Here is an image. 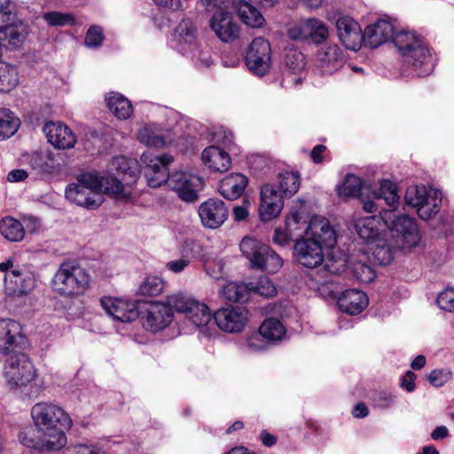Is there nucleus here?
<instances>
[{"label": "nucleus", "instance_id": "f257e3e1", "mask_svg": "<svg viewBox=\"0 0 454 454\" xmlns=\"http://www.w3.org/2000/svg\"><path fill=\"white\" fill-rule=\"evenodd\" d=\"M381 219L387 230L382 238L370 244V250L376 262L387 265L393 261L396 249L415 247L420 236L415 220L406 215L395 216L392 212L385 211Z\"/></svg>", "mask_w": 454, "mask_h": 454}, {"label": "nucleus", "instance_id": "f03ea898", "mask_svg": "<svg viewBox=\"0 0 454 454\" xmlns=\"http://www.w3.org/2000/svg\"><path fill=\"white\" fill-rule=\"evenodd\" d=\"M31 418L39 434H43L44 447L64 448L67 442L65 432L71 428L73 421L64 409L51 402H40L31 408Z\"/></svg>", "mask_w": 454, "mask_h": 454}, {"label": "nucleus", "instance_id": "7ed1b4c3", "mask_svg": "<svg viewBox=\"0 0 454 454\" xmlns=\"http://www.w3.org/2000/svg\"><path fill=\"white\" fill-rule=\"evenodd\" d=\"M393 43L413 75L426 76L432 73L434 62L430 51L416 32L399 31L393 37Z\"/></svg>", "mask_w": 454, "mask_h": 454}, {"label": "nucleus", "instance_id": "20e7f679", "mask_svg": "<svg viewBox=\"0 0 454 454\" xmlns=\"http://www.w3.org/2000/svg\"><path fill=\"white\" fill-rule=\"evenodd\" d=\"M336 243V234L333 231V243L325 242L322 232L318 231L317 236L301 239L297 240L294 247V254L301 265L308 269H316L318 271L336 273L339 268H333L325 262L324 247H333Z\"/></svg>", "mask_w": 454, "mask_h": 454}, {"label": "nucleus", "instance_id": "39448f33", "mask_svg": "<svg viewBox=\"0 0 454 454\" xmlns=\"http://www.w3.org/2000/svg\"><path fill=\"white\" fill-rule=\"evenodd\" d=\"M90 284V276L82 267L72 263H61L51 281L53 290L66 297L83 294Z\"/></svg>", "mask_w": 454, "mask_h": 454}, {"label": "nucleus", "instance_id": "423d86ee", "mask_svg": "<svg viewBox=\"0 0 454 454\" xmlns=\"http://www.w3.org/2000/svg\"><path fill=\"white\" fill-rule=\"evenodd\" d=\"M98 181L97 171L78 175L76 182L66 187V198L77 206L87 209H97L104 201L102 193L98 192Z\"/></svg>", "mask_w": 454, "mask_h": 454}, {"label": "nucleus", "instance_id": "0eeeda50", "mask_svg": "<svg viewBox=\"0 0 454 454\" xmlns=\"http://www.w3.org/2000/svg\"><path fill=\"white\" fill-rule=\"evenodd\" d=\"M286 227L295 243L301 239L317 236L318 231L322 232L325 242L331 244L333 241V229L329 221L323 216L315 215L307 223L301 221L298 211H292L286 217Z\"/></svg>", "mask_w": 454, "mask_h": 454}, {"label": "nucleus", "instance_id": "6e6552de", "mask_svg": "<svg viewBox=\"0 0 454 454\" xmlns=\"http://www.w3.org/2000/svg\"><path fill=\"white\" fill-rule=\"evenodd\" d=\"M442 192L426 185H411L404 195L405 205L415 208L419 217L429 220L439 211L442 203Z\"/></svg>", "mask_w": 454, "mask_h": 454}, {"label": "nucleus", "instance_id": "1a4fd4ad", "mask_svg": "<svg viewBox=\"0 0 454 454\" xmlns=\"http://www.w3.org/2000/svg\"><path fill=\"white\" fill-rule=\"evenodd\" d=\"M239 248L253 268L276 273L283 265V260L275 251L254 238H244Z\"/></svg>", "mask_w": 454, "mask_h": 454}, {"label": "nucleus", "instance_id": "9d476101", "mask_svg": "<svg viewBox=\"0 0 454 454\" xmlns=\"http://www.w3.org/2000/svg\"><path fill=\"white\" fill-rule=\"evenodd\" d=\"M37 370L24 353L11 356L5 365L4 377L11 389H21L37 379Z\"/></svg>", "mask_w": 454, "mask_h": 454}, {"label": "nucleus", "instance_id": "9b49d317", "mask_svg": "<svg viewBox=\"0 0 454 454\" xmlns=\"http://www.w3.org/2000/svg\"><path fill=\"white\" fill-rule=\"evenodd\" d=\"M0 271L4 273V289L8 295L14 297L27 295L35 286L32 274L15 266L12 258L0 262Z\"/></svg>", "mask_w": 454, "mask_h": 454}, {"label": "nucleus", "instance_id": "f8f14e48", "mask_svg": "<svg viewBox=\"0 0 454 454\" xmlns=\"http://www.w3.org/2000/svg\"><path fill=\"white\" fill-rule=\"evenodd\" d=\"M174 161L169 154L154 155L144 153L140 156L139 166L150 187L157 188L165 184L169 176L168 167Z\"/></svg>", "mask_w": 454, "mask_h": 454}, {"label": "nucleus", "instance_id": "ddd939ff", "mask_svg": "<svg viewBox=\"0 0 454 454\" xmlns=\"http://www.w3.org/2000/svg\"><path fill=\"white\" fill-rule=\"evenodd\" d=\"M245 61L254 74L264 75L271 65V48L269 42L262 37L254 38L248 47Z\"/></svg>", "mask_w": 454, "mask_h": 454}, {"label": "nucleus", "instance_id": "4468645a", "mask_svg": "<svg viewBox=\"0 0 454 454\" xmlns=\"http://www.w3.org/2000/svg\"><path fill=\"white\" fill-rule=\"evenodd\" d=\"M166 183L185 201L196 200L198 192L203 187V179L200 176L184 171L169 175Z\"/></svg>", "mask_w": 454, "mask_h": 454}, {"label": "nucleus", "instance_id": "2eb2a0df", "mask_svg": "<svg viewBox=\"0 0 454 454\" xmlns=\"http://www.w3.org/2000/svg\"><path fill=\"white\" fill-rule=\"evenodd\" d=\"M288 36L293 40L311 39L320 43L328 37V28L325 23L316 18L301 20L293 25L287 31Z\"/></svg>", "mask_w": 454, "mask_h": 454}, {"label": "nucleus", "instance_id": "dca6fc26", "mask_svg": "<svg viewBox=\"0 0 454 454\" xmlns=\"http://www.w3.org/2000/svg\"><path fill=\"white\" fill-rule=\"evenodd\" d=\"M345 62L344 52L338 45H325L316 55L315 69L323 75H331L339 71Z\"/></svg>", "mask_w": 454, "mask_h": 454}, {"label": "nucleus", "instance_id": "f3484780", "mask_svg": "<svg viewBox=\"0 0 454 454\" xmlns=\"http://www.w3.org/2000/svg\"><path fill=\"white\" fill-rule=\"evenodd\" d=\"M259 216L262 222L277 218L284 207L283 196L277 185L265 184L261 188Z\"/></svg>", "mask_w": 454, "mask_h": 454}, {"label": "nucleus", "instance_id": "a211bd4d", "mask_svg": "<svg viewBox=\"0 0 454 454\" xmlns=\"http://www.w3.org/2000/svg\"><path fill=\"white\" fill-rule=\"evenodd\" d=\"M209 27L223 43H232L239 35V26L226 10L215 11L209 20Z\"/></svg>", "mask_w": 454, "mask_h": 454}, {"label": "nucleus", "instance_id": "6ab92c4d", "mask_svg": "<svg viewBox=\"0 0 454 454\" xmlns=\"http://www.w3.org/2000/svg\"><path fill=\"white\" fill-rule=\"evenodd\" d=\"M247 314L244 307H228L217 310L214 318L221 330L227 333H239L247 321Z\"/></svg>", "mask_w": 454, "mask_h": 454}, {"label": "nucleus", "instance_id": "aec40b11", "mask_svg": "<svg viewBox=\"0 0 454 454\" xmlns=\"http://www.w3.org/2000/svg\"><path fill=\"white\" fill-rule=\"evenodd\" d=\"M138 141L148 147L163 148L175 143L174 132L158 124H147L137 135Z\"/></svg>", "mask_w": 454, "mask_h": 454}, {"label": "nucleus", "instance_id": "412c9836", "mask_svg": "<svg viewBox=\"0 0 454 454\" xmlns=\"http://www.w3.org/2000/svg\"><path fill=\"white\" fill-rule=\"evenodd\" d=\"M199 215L204 227L217 229L228 217V207L225 203L217 199H209L200 204Z\"/></svg>", "mask_w": 454, "mask_h": 454}, {"label": "nucleus", "instance_id": "4be33fe9", "mask_svg": "<svg viewBox=\"0 0 454 454\" xmlns=\"http://www.w3.org/2000/svg\"><path fill=\"white\" fill-rule=\"evenodd\" d=\"M338 37L348 50L357 51L364 41L359 24L349 16H341L336 20Z\"/></svg>", "mask_w": 454, "mask_h": 454}, {"label": "nucleus", "instance_id": "5701e85b", "mask_svg": "<svg viewBox=\"0 0 454 454\" xmlns=\"http://www.w3.org/2000/svg\"><path fill=\"white\" fill-rule=\"evenodd\" d=\"M100 304L109 316L122 323L132 322L138 317L137 306L132 301L114 297H103L100 300Z\"/></svg>", "mask_w": 454, "mask_h": 454}, {"label": "nucleus", "instance_id": "b1692460", "mask_svg": "<svg viewBox=\"0 0 454 454\" xmlns=\"http://www.w3.org/2000/svg\"><path fill=\"white\" fill-rule=\"evenodd\" d=\"M174 313L166 303L153 302L149 305L143 317V325L152 332L167 327L173 320Z\"/></svg>", "mask_w": 454, "mask_h": 454}, {"label": "nucleus", "instance_id": "393cba45", "mask_svg": "<svg viewBox=\"0 0 454 454\" xmlns=\"http://www.w3.org/2000/svg\"><path fill=\"white\" fill-rule=\"evenodd\" d=\"M395 35L394 25L389 20H379L366 27L363 43L370 48H377L390 39L393 41Z\"/></svg>", "mask_w": 454, "mask_h": 454}, {"label": "nucleus", "instance_id": "a878e982", "mask_svg": "<svg viewBox=\"0 0 454 454\" xmlns=\"http://www.w3.org/2000/svg\"><path fill=\"white\" fill-rule=\"evenodd\" d=\"M43 132L54 147L68 149L74 146L76 137L72 130L60 122H48L43 127Z\"/></svg>", "mask_w": 454, "mask_h": 454}, {"label": "nucleus", "instance_id": "bb28decb", "mask_svg": "<svg viewBox=\"0 0 454 454\" xmlns=\"http://www.w3.org/2000/svg\"><path fill=\"white\" fill-rule=\"evenodd\" d=\"M174 38L176 42V47L178 51L185 55L199 44L197 27L192 20L184 19L176 27Z\"/></svg>", "mask_w": 454, "mask_h": 454}, {"label": "nucleus", "instance_id": "cd10ccee", "mask_svg": "<svg viewBox=\"0 0 454 454\" xmlns=\"http://www.w3.org/2000/svg\"><path fill=\"white\" fill-rule=\"evenodd\" d=\"M200 158L203 165L214 173H223L229 170L231 165L229 153L216 145L206 147Z\"/></svg>", "mask_w": 454, "mask_h": 454}, {"label": "nucleus", "instance_id": "c85d7f7f", "mask_svg": "<svg viewBox=\"0 0 454 454\" xmlns=\"http://www.w3.org/2000/svg\"><path fill=\"white\" fill-rule=\"evenodd\" d=\"M4 17L0 20V43H6L11 47H18L26 38L27 33L22 24H11L12 12L8 8L3 11Z\"/></svg>", "mask_w": 454, "mask_h": 454}, {"label": "nucleus", "instance_id": "c756f323", "mask_svg": "<svg viewBox=\"0 0 454 454\" xmlns=\"http://www.w3.org/2000/svg\"><path fill=\"white\" fill-rule=\"evenodd\" d=\"M337 303L341 311L350 315H357L367 307L368 297L362 291L348 289L339 296Z\"/></svg>", "mask_w": 454, "mask_h": 454}, {"label": "nucleus", "instance_id": "7c9ffc66", "mask_svg": "<svg viewBox=\"0 0 454 454\" xmlns=\"http://www.w3.org/2000/svg\"><path fill=\"white\" fill-rule=\"evenodd\" d=\"M27 163L42 176H50L59 170L55 156L49 151L35 152L26 157Z\"/></svg>", "mask_w": 454, "mask_h": 454}, {"label": "nucleus", "instance_id": "2f4dec72", "mask_svg": "<svg viewBox=\"0 0 454 454\" xmlns=\"http://www.w3.org/2000/svg\"><path fill=\"white\" fill-rule=\"evenodd\" d=\"M97 177L99 180L98 192L102 194L105 193L117 200H127L129 198L130 192L114 175L97 171Z\"/></svg>", "mask_w": 454, "mask_h": 454}, {"label": "nucleus", "instance_id": "473e14b6", "mask_svg": "<svg viewBox=\"0 0 454 454\" xmlns=\"http://www.w3.org/2000/svg\"><path fill=\"white\" fill-rule=\"evenodd\" d=\"M248 180L246 176L239 173H232L226 176L219 184L220 194L229 200L239 198L245 191Z\"/></svg>", "mask_w": 454, "mask_h": 454}, {"label": "nucleus", "instance_id": "72a5a7b5", "mask_svg": "<svg viewBox=\"0 0 454 454\" xmlns=\"http://www.w3.org/2000/svg\"><path fill=\"white\" fill-rule=\"evenodd\" d=\"M383 220L377 216H366L358 219L356 222V230L358 236L366 240L368 244H373L374 241L383 237L384 232L380 231V225Z\"/></svg>", "mask_w": 454, "mask_h": 454}, {"label": "nucleus", "instance_id": "f704fd0d", "mask_svg": "<svg viewBox=\"0 0 454 454\" xmlns=\"http://www.w3.org/2000/svg\"><path fill=\"white\" fill-rule=\"evenodd\" d=\"M20 325L12 319L0 320V352L7 353L16 345L20 335Z\"/></svg>", "mask_w": 454, "mask_h": 454}, {"label": "nucleus", "instance_id": "c9c22d12", "mask_svg": "<svg viewBox=\"0 0 454 454\" xmlns=\"http://www.w3.org/2000/svg\"><path fill=\"white\" fill-rule=\"evenodd\" d=\"M106 101L109 110L120 120H127L133 113L131 102L120 93H108Z\"/></svg>", "mask_w": 454, "mask_h": 454}, {"label": "nucleus", "instance_id": "e433bc0d", "mask_svg": "<svg viewBox=\"0 0 454 454\" xmlns=\"http://www.w3.org/2000/svg\"><path fill=\"white\" fill-rule=\"evenodd\" d=\"M374 198L377 200H384L387 205H388L391 209L389 210L392 214L397 216L394 213V209L397 208L399 204V196L397 194V186L395 183L390 180H382L380 182V187L373 192ZM386 210L380 212L384 213Z\"/></svg>", "mask_w": 454, "mask_h": 454}, {"label": "nucleus", "instance_id": "4c0bfd02", "mask_svg": "<svg viewBox=\"0 0 454 454\" xmlns=\"http://www.w3.org/2000/svg\"><path fill=\"white\" fill-rule=\"evenodd\" d=\"M237 9L239 17L246 25L251 27H261L264 24L263 16L249 3L242 1L239 4Z\"/></svg>", "mask_w": 454, "mask_h": 454}, {"label": "nucleus", "instance_id": "58836bf2", "mask_svg": "<svg viewBox=\"0 0 454 454\" xmlns=\"http://www.w3.org/2000/svg\"><path fill=\"white\" fill-rule=\"evenodd\" d=\"M0 232L9 241L19 242L25 236L24 227L17 219L6 216L0 223Z\"/></svg>", "mask_w": 454, "mask_h": 454}, {"label": "nucleus", "instance_id": "ea45409f", "mask_svg": "<svg viewBox=\"0 0 454 454\" xmlns=\"http://www.w3.org/2000/svg\"><path fill=\"white\" fill-rule=\"evenodd\" d=\"M196 327H207L212 322V312L204 302L197 301L185 316Z\"/></svg>", "mask_w": 454, "mask_h": 454}, {"label": "nucleus", "instance_id": "a19ab883", "mask_svg": "<svg viewBox=\"0 0 454 454\" xmlns=\"http://www.w3.org/2000/svg\"><path fill=\"white\" fill-rule=\"evenodd\" d=\"M285 65L286 70L295 75L294 81L295 82H300L301 77H296V75H301L304 71L306 65L304 55L296 49H288L285 55Z\"/></svg>", "mask_w": 454, "mask_h": 454}, {"label": "nucleus", "instance_id": "79ce46f5", "mask_svg": "<svg viewBox=\"0 0 454 454\" xmlns=\"http://www.w3.org/2000/svg\"><path fill=\"white\" fill-rule=\"evenodd\" d=\"M197 301L192 294L180 292L168 295L166 304L172 311L186 316Z\"/></svg>", "mask_w": 454, "mask_h": 454}, {"label": "nucleus", "instance_id": "37998d69", "mask_svg": "<svg viewBox=\"0 0 454 454\" xmlns=\"http://www.w3.org/2000/svg\"><path fill=\"white\" fill-rule=\"evenodd\" d=\"M20 125V119L6 108L0 109V141L11 137Z\"/></svg>", "mask_w": 454, "mask_h": 454}, {"label": "nucleus", "instance_id": "c03bdc74", "mask_svg": "<svg viewBox=\"0 0 454 454\" xmlns=\"http://www.w3.org/2000/svg\"><path fill=\"white\" fill-rule=\"evenodd\" d=\"M18 83L19 74L17 68L4 62L0 63V91H11Z\"/></svg>", "mask_w": 454, "mask_h": 454}, {"label": "nucleus", "instance_id": "a18cd8bd", "mask_svg": "<svg viewBox=\"0 0 454 454\" xmlns=\"http://www.w3.org/2000/svg\"><path fill=\"white\" fill-rule=\"evenodd\" d=\"M261 333L269 341L282 340L286 335V328L283 324L276 318H268L260 326Z\"/></svg>", "mask_w": 454, "mask_h": 454}, {"label": "nucleus", "instance_id": "49530a36", "mask_svg": "<svg viewBox=\"0 0 454 454\" xmlns=\"http://www.w3.org/2000/svg\"><path fill=\"white\" fill-rule=\"evenodd\" d=\"M278 189L282 196H293L300 187V176L295 172H284L278 175Z\"/></svg>", "mask_w": 454, "mask_h": 454}, {"label": "nucleus", "instance_id": "de8ad7c7", "mask_svg": "<svg viewBox=\"0 0 454 454\" xmlns=\"http://www.w3.org/2000/svg\"><path fill=\"white\" fill-rule=\"evenodd\" d=\"M221 294L228 301H244L249 293L247 284L228 282L222 287Z\"/></svg>", "mask_w": 454, "mask_h": 454}, {"label": "nucleus", "instance_id": "09e8293b", "mask_svg": "<svg viewBox=\"0 0 454 454\" xmlns=\"http://www.w3.org/2000/svg\"><path fill=\"white\" fill-rule=\"evenodd\" d=\"M362 180L356 175L348 174L343 183L337 189L338 194L342 198L358 197L362 191Z\"/></svg>", "mask_w": 454, "mask_h": 454}, {"label": "nucleus", "instance_id": "8fccbe9b", "mask_svg": "<svg viewBox=\"0 0 454 454\" xmlns=\"http://www.w3.org/2000/svg\"><path fill=\"white\" fill-rule=\"evenodd\" d=\"M249 294H258L270 298L276 294L277 289L271 280L266 276H261L256 281L247 283Z\"/></svg>", "mask_w": 454, "mask_h": 454}, {"label": "nucleus", "instance_id": "3c124183", "mask_svg": "<svg viewBox=\"0 0 454 454\" xmlns=\"http://www.w3.org/2000/svg\"><path fill=\"white\" fill-rule=\"evenodd\" d=\"M164 281L155 276H150L145 278L138 288V292L141 295L156 296L164 289Z\"/></svg>", "mask_w": 454, "mask_h": 454}, {"label": "nucleus", "instance_id": "603ef678", "mask_svg": "<svg viewBox=\"0 0 454 454\" xmlns=\"http://www.w3.org/2000/svg\"><path fill=\"white\" fill-rule=\"evenodd\" d=\"M43 20L51 27H64L75 24V18L71 13L47 12L43 14Z\"/></svg>", "mask_w": 454, "mask_h": 454}, {"label": "nucleus", "instance_id": "864d4df0", "mask_svg": "<svg viewBox=\"0 0 454 454\" xmlns=\"http://www.w3.org/2000/svg\"><path fill=\"white\" fill-rule=\"evenodd\" d=\"M30 433V431H22L19 434L20 442L24 446L45 452L59 450L58 449H50L48 447L43 446L44 445V441H48L43 434H40L38 439H34L29 435Z\"/></svg>", "mask_w": 454, "mask_h": 454}, {"label": "nucleus", "instance_id": "5fc2aeb1", "mask_svg": "<svg viewBox=\"0 0 454 454\" xmlns=\"http://www.w3.org/2000/svg\"><path fill=\"white\" fill-rule=\"evenodd\" d=\"M185 55L191 57L199 67H208L213 62L210 51L207 46L202 47L200 44L192 48Z\"/></svg>", "mask_w": 454, "mask_h": 454}, {"label": "nucleus", "instance_id": "6e6d98bb", "mask_svg": "<svg viewBox=\"0 0 454 454\" xmlns=\"http://www.w3.org/2000/svg\"><path fill=\"white\" fill-rule=\"evenodd\" d=\"M353 273L356 278L363 283H370L375 278L374 270L363 262H356L353 266Z\"/></svg>", "mask_w": 454, "mask_h": 454}, {"label": "nucleus", "instance_id": "4d7b16f0", "mask_svg": "<svg viewBox=\"0 0 454 454\" xmlns=\"http://www.w3.org/2000/svg\"><path fill=\"white\" fill-rule=\"evenodd\" d=\"M103 40L104 34L102 27L94 25L88 29L84 43L89 48H98L102 44Z\"/></svg>", "mask_w": 454, "mask_h": 454}, {"label": "nucleus", "instance_id": "13d9d810", "mask_svg": "<svg viewBox=\"0 0 454 454\" xmlns=\"http://www.w3.org/2000/svg\"><path fill=\"white\" fill-rule=\"evenodd\" d=\"M269 340L262 334L260 328L258 332L253 333L247 339V346L253 352L264 350Z\"/></svg>", "mask_w": 454, "mask_h": 454}, {"label": "nucleus", "instance_id": "bf43d9fd", "mask_svg": "<svg viewBox=\"0 0 454 454\" xmlns=\"http://www.w3.org/2000/svg\"><path fill=\"white\" fill-rule=\"evenodd\" d=\"M131 163L132 161L129 159L124 156H117L112 160V168L119 174H128L129 176H136V170L131 168Z\"/></svg>", "mask_w": 454, "mask_h": 454}, {"label": "nucleus", "instance_id": "052dcab7", "mask_svg": "<svg viewBox=\"0 0 454 454\" xmlns=\"http://www.w3.org/2000/svg\"><path fill=\"white\" fill-rule=\"evenodd\" d=\"M451 378V372L445 369H436L428 375V381L434 387H440L446 384Z\"/></svg>", "mask_w": 454, "mask_h": 454}, {"label": "nucleus", "instance_id": "680f3d73", "mask_svg": "<svg viewBox=\"0 0 454 454\" xmlns=\"http://www.w3.org/2000/svg\"><path fill=\"white\" fill-rule=\"evenodd\" d=\"M438 306L446 311H454V288H446L437 297Z\"/></svg>", "mask_w": 454, "mask_h": 454}, {"label": "nucleus", "instance_id": "e2e57ef3", "mask_svg": "<svg viewBox=\"0 0 454 454\" xmlns=\"http://www.w3.org/2000/svg\"><path fill=\"white\" fill-rule=\"evenodd\" d=\"M64 454H106L103 450L96 445L75 444L67 447Z\"/></svg>", "mask_w": 454, "mask_h": 454}, {"label": "nucleus", "instance_id": "0e129e2a", "mask_svg": "<svg viewBox=\"0 0 454 454\" xmlns=\"http://www.w3.org/2000/svg\"><path fill=\"white\" fill-rule=\"evenodd\" d=\"M224 264L222 260L207 262L205 264L207 273L215 279H220L223 278Z\"/></svg>", "mask_w": 454, "mask_h": 454}, {"label": "nucleus", "instance_id": "69168bd1", "mask_svg": "<svg viewBox=\"0 0 454 454\" xmlns=\"http://www.w3.org/2000/svg\"><path fill=\"white\" fill-rule=\"evenodd\" d=\"M190 263V258L187 256H183L179 259L168 262L166 263V269L173 273H180L184 271Z\"/></svg>", "mask_w": 454, "mask_h": 454}, {"label": "nucleus", "instance_id": "338daca9", "mask_svg": "<svg viewBox=\"0 0 454 454\" xmlns=\"http://www.w3.org/2000/svg\"><path fill=\"white\" fill-rule=\"evenodd\" d=\"M202 5L207 10H226L235 3V0H200Z\"/></svg>", "mask_w": 454, "mask_h": 454}, {"label": "nucleus", "instance_id": "774afa93", "mask_svg": "<svg viewBox=\"0 0 454 454\" xmlns=\"http://www.w3.org/2000/svg\"><path fill=\"white\" fill-rule=\"evenodd\" d=\"M272 240L277 245L286 246L289 245V243L294 239L286 227L285 230L281 228H277L275 230Z\"/></svg>", "mask_w": 454, "mask_h": 454}]
</instances>
